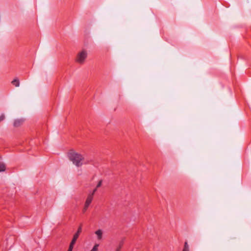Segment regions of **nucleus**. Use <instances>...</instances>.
<instances>
[{
  "label": "nucleus",
  "instance_id": "obj_1",
  "mask_svg": "<svg viewBox=\"0 0 251 251\" xmlns=\"http://www.w3.org/2000/svg\"><path fill=\"white\" fill-rule=\"evenodd\" d=\"M68 156L70 160L77 167L81 166L83 164H86L88 162V161L85 160L81 154L73 151L69 152Z\"/></svg>",
  "mask_w": 251,
  "mask_h": 251
},
{
  "label": "nucleus",
  "instance_id": "obj_2",
  "mask_svg": "<svg viewBox=\"0 0 251 251\" xmlns=\"http://www.w3.org/2000/svg\"><path fill=\"white\" fill-rule=\"evenodd\" d=\"M87 56V52L85 50H82L78 53L76 61L79 64H83Z\"/></svg>",
  "mask_w": 251,
  "mask_h": 251
},
{
  "label": "nucleus",
  "instance_id": "obj_3",
  "mask_svg": "<svg viewBox=\"0 0 251 251\" xmlns=\"http://www.w3.org/2000/svg\"><path fill=\"white\" fill-rule=\"evenodd\" d=\"M95 233L97 235V238L98 240H101L102 239L103 232L101 229H99L96 230Z\"/></svg>",
  "mask_w": 251,
  "mask_h": 251
},
{
  "label": "nucleus",
  "instance_id": "obj_4",
  "mask_svg": "<svg viewBox=\"0 0 251 251\" xmlns=\"http://www.w3.org/2000/svg\"><path fill=\"white\" fill-rule=\"evenodd\" d=\"M93 199V194H89L85 202V204L90 205Z\"/></svg>",
  "mask_w": 251,
  "mask_h": 251
},
{
  "label": "nucleus",
  "instance_id": "obj_5",
  "mask_svg": "<svg viewBox=\"0 0 251 251\" xmlns=\"http://www.w3.org/2000/svg\"><path fill=\"white\" fill-rule=\"evenodd\" d=\"M182 251H190V247L187 241L184 242Z\"/></svg>",
  "mask_w": 251,
  "mask_h": 251
},
{
  "label": "nucleus",
  "instance_id": "obj_6",
  "mask_svg": "<svg viewBox=\"0 0 251 251\" xmlns=\"http://www.w3.org/2000/svg\"><path fill=\"white\" fill-rule=\"evenodd\" d=\"M12 84L16 87H19L20 85V82L18 78H15L12 82Z\"/></svg>",
  "mask_w": 251,
  "mask_h": 251
},
{
  "label": "nucleus",
  "instance_id": "obj_7",
  "mask_svg": "<svg viewBox=\"0 0 251 251\" xmlns=\"http://www.w3.org/2000/svg\"><path fill=\"white\" fill-rule=\"evenodd\" d=\"M5 169V165L2 162H0V172L4 171Z\"/></svg>",
  "mask_w": 251,
  "mask_h": 251
},
{
  "label": "nucleus",
  "instance_id": "obj_8",
  "mask_svg": "<svg viewBox=\"0 0 251 251\" xmlns=\"http://www.w3.org/2000/svg\"><path fill=\"white\" fill-rule=\"evenodd\" d=\"M79 236L76 234H74L73 239L71 241L72 244H75Z\"/></svg>",
  "mask_w": 251,
  "mask_h": 251
},
{
  "label": "nucleus",
  "instance_id": "obj_9",
  "mask_svg": "<svg viewBox=\"0 0 251 251\" xmlns=\"http://www.w3.org/2000/svg\"><path fill=\"white\" fill-rule=\"evenodd\" d=\"M22 121L20 120H16L14 123V126H19L21 124Z\"/></svg>",
  "mask_w": 251,
  "mask_h": 251
},
{
  "label": "nucleus",
  "instance_id": "obj_10",
  "mask_svg": "<svg viewBox=\"0 0 251 251\" xmlns=\"http://www.w3.org/2000/svg\"><path fill=\"white\" fill-rule=\"evenodd\" d=\"M81 231H82V227H81V226H80L78 227L76 232L75 234H76V235H77L79 236L80 233L81 232Z\"/></svg>",
  "mask_w": 251,
  "mask_h": 251
},
{
  "label": "nucleus",
  "instance_id": "obj_11",
  "mask_svg": "<svg viewBox=\"0 0 251 251\" xmlns=\"http://www.w3.org/2000/svg\"><path fill=\"white\" fill-rule=\"evenodd\" d=\"M99 244H95L91 251H98Z\"/></svg>",
  "mask_w": 251,
  "mask_h": 251
},
{
  "label": "nucleus",
  "instance_id": "obj_12",
  "mask_svg": "<svg viewBox=\"0 0 251 251\" xmlns=\"http://www.w3.org/2000/svg\"><path fill=\"white\" fill-rule=\"evenodd\" d=\"M89 206V205H87V204H84V207H83V208L82 209V212L83 213H84L87 211V209H88Z\"/></svg>",
  "mask_w": 251,
  "mask_h": 251
},
{
  "label": "nucleus",
  "instance_id": "obj_13",
  "mask_svg": "<svg viewBox=\"0 0 251 251\" xmlns=\"http://www.w3.org/2000/svg\"><path fill=\"white\" fill-rule=\"evenodd\" d=\"M5 119V115L4 114H1L0 116V122L3 121Z\"/></svg>",
  "mask_w": 251,
  "mask_h": 251
},
{
  "label": "nucleus",
  "instance_id": "obj_14",
  "mask_svg": "<svg viewBox=\"0 0 251 251\" xmlns=\"http://www.w3.org/2000/svg\"><path fill=\"white\" fill-rule=\"evenodd\" d=\"M101 184H102V180H100L99 181L98 183L97 184V186L96 187L98 188H99L101 186Z\"/></svg>",
  "mask_w": 251,
  "mask_h": 251
},
{
  "label": "nucleus",
  "instance_id": "obj_15",
  "mask_svg": "<svg viewBox=\"0 0 251 251\" xmlns=\"http://www.w3.org/2000/svg\"><path fill=\"white\" fill-rule=\"evenodd\" d=\"M97 188L96 187L95 189L93 190L92 192L90 193L89 194H93V196H94L95 193L97 191Z\"/></svg>",
  "mask_w": 251,
  "mask_h": 251
},
{
  "label": "nucleus",
  "instance_id": "obj_16",
  "mask_svg": "<svg viewBox=\"0 0 251 251\" xmlns=\"http://www.w3.org/2000/svg\"><path fill=\"white\" fill-rule=\"evenodd\" d=\"M74 245H75V244H72V243L71 242V243H70V246H69V249H72V250H73V248H74Z\"/></svg>",
  "mask_w": 251,
  "mask_h": 251
},
{
  "label": "nucleus",
  "instance_id": "obj_17",
  "mask_svg": "<svg viewBox=\"0 0 251 251\" xmlns=\"http://www.w3.org/2000/svg\"><path fill=\"white\" fill-rule=\"evenodd\" d=\"M121 246H119L117 249L116 251H120L121 249Z\"/></svg>",
  "mask_w": 251,
  "mask_h": 251
},
{
  "label": "nucleus",
  "instance_id": "obj_18",
  "mask_svg": "<svg viewBox=\"0 0 251 251\" xmlns=\"http://www.w3.org/2000/svg\"><path fill=\"white\" fill-rule=\"evenodd\" d=\"M72 250H73L69 248L68 251H72Z\"/></svg>",
  "mask_w": 251,
  "mask_h": 251
},
{
  "label": "nucleus",
  "instance_id": "obj_19",
  "mask_svg": "<svg viewBox=\"0 0 251 251\" xmlns=\"http://www.w3.org/2000/svg\"><path fill=\"white\" fill-rule=\"evenodd\" d=\"M72 250H73L69 248L68 251H72Z\"/></svg>",
  "mask_w": 251,
  "mask_h": 251
}]
</instances>
